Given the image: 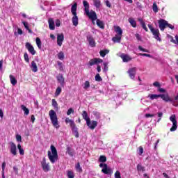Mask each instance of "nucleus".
I'll use <instances>...</instances> for the list:
<instances>
[{
	"label": "nucleus",
	"instance_id": "f257e3e1",
	"mask_svg": "<svg viewBox=\"0 0 178 178\" xmlns=\"http://www.w3.org/2000/svg\"><path fill=\"white\" fill-rule=\"evenodd\" d=\"M82 118L86 120V124L90 130H94L95 127L98 126V122L92 120L90 119V117H88V113L86 111H82Z\"/></svg>",
	"mask_w": 178,
	"mask_h": 178
},
{
	"label": "nucleus",
	"instance_id": "f03ea898",
	"mask_svg": "<svg viewBox=\"0 0 178 178\" xmlns=\"http://www.w3.org/2000/svg\"><path fill=\"white\" fill-rule=\"evenodd\" d=\"M50 148L51 149V151L47 152V156L48 158L52 163H55L56 161H58V150H56V147H55L53 145L50 146Z\"/></svg>",
	"mask_w": 178,
	"mask_h": 178
},
{
	"label": "nucleus",
	"instance_id": "7ed1b4c3",
	"mask_svg": "<svg viewBox=\"0 0 178 178\" xmlns=\"http://www.w3.org/2000/svg\"><path fill=\"white\" fill-rule=\"evenodd\" d=\"M71 13L73 15L72 22L73 26L77 27L79 26V17L77 16V3H74L71 8Z\"/></svg>",
	"mask_w": 178,
	"mask_h": 178
},
{
	"label": "nucleus",
	"instance_id": "20e7f679",
	"mask_svg": "<svg viewBox=\"0 0 178 178\" xmlns=\"http://www.w3.org/2000/svg\"><path fill=\"white\" fill-rule=\"evenodd\" d=\"M114 31L117 33L115 36L113 37L112 41L114 42H120L122 40V35L123 34V30L120 26H114Z\"/></svg>",
	"mask_w": 178,
	"mask_h": 178
},
{
	"label": "nucleus",
	"instance_id": "39448f33",
	"mask_svg": "<svg viewBox=\"0 0 178 178\" xmlns=\"http://www.w3.org/2000/svg\"><path fill=\"white\" fill-rule=\"evenodd\" d=\"M65 123H70V127H71L72 132H74L76 138H79V131L78 128L76 126V123L72 120H70L69 118H65Z\"/></svg>",
	"mask_w": 178,
	"mask_h": 178
},
{
	"label": "nucleus",
	"instance_id": "423d86ee",
	"mask_svg": "<svg viewBox=\"0 0 178 178\" xmlns=\"http://www.w3.org/2000/svg\"><path fill=\"white\" fill-rule=\"evenodd\" d=\"M49 116L50 118V120L53 124V126H54V127H58V125L59 124V123L58 122V115H56V112H55V111L54 110H50L49 112Z\"/></svg>",
	"mask_w": 178,
	"mask_h": 178
},
{
	"label": "nucleus",
	"instance_id": "0eeeda50",
	"mask_svg": "<svg viewBox=\"0 0 178 178\" xmlns=\"http://www.w3.org/2000/svg\"><path fill=\"white\" fill-rule=\"evenodd\" d=\"M147 26L152 34L154 35V38H155V40H157V41H161V38L159 37V29H155L154 28H153L152 24H148Z\"/></svg>",
	"mask_w": 178,
	"mask_h": 178
},
{
	"label": "nucleus",
	"instance_id": "6e6552de",
	"mask_svg": "<svg viewBox=\"0 0 178 178\" xmlns=\"http://www.w3.org/2000/svg\"><path fill=\"white\" fill-rule=\"evenodd\" d=\"M170 120L172 123V126L170 129V131H176V130H177V120L176 119V115H171L170 117Z\"/></svg>",
	"mask_w": 178,
	"mask_h": 178
},
{
	"label": "nucleus",
	"instance_id": "1a4fd4ad",
	"mask_svg": "<svg viewBox=\"0 0 178 178\" xmlns=\"http://www.w3.org/2000/svg\"><path fill=\"white\" fill-rule=\"evenodd\" d=\"M41 166L44 172H49V170H51L49 163H47V159H45V157H43L42 161H41Z\"/></svg>",
	"mask_w": 178,
	"mask_h": 178
},
{
	"label": "nucleus",
	"instance_id": "9d476101",
	"mask_svg": "<svg viewBox=\"0 0 178 178\" xmlns=\"http://www.w3.org/2000/svg\"><path fill=\"white\" fill-rule=\"evenodd\" d=\"M86 14L87 15V16L89 17V19H90L92 22V23H94V24H95V23L94 22H95V20H97V13H95V11L94 10H88L86 11Z\"/></svg>",
	"mask_w": 178,
	"mask_h": 178
},
{
	"label": "nucleus",
	"instance_id": "9b49d317",
	"mask_svg": "<svg viewBox=\"0 0 178 178\" xmlns=\"http://www.w3.org/2000/svg\"><path fill=\"white\" fill-rule=\"evenodd\" d=\"M167 25H168V21L163 19H160L159 20V27L161 31H165V29H166Z\"/></svg>",
	"mask_w": 178,
	"mask_h": 178
},
{
	"label": "nucleus",
	"instance_id": "f8f14e48",
	"mask_svg": "<svg viewBox=\"0 0 178 178\" xmlns=\"http://www.w3.org/2000/svg\"><path fill=\"white\" fill-rule=\"evenodd\" d=\"M102 62H104V60L99 58H95L90 59L88 65V66H94V65H98V63H102Z\"/></svg>",
	"mask_w": 178,
	"mask_h": 178
},
{
	"label": "nucleus",
	"instance_id": "ddd939ff",
	"mask_svg": "<svg viewBox=\"0 0 178 178\" xmlns=\"http://www.w3.org/2000/svg\"><path fill=\"white\" fill-rule=\"evenodd\" d=\"M25 48H26V49L30 54H31V55H35V54H37V51L34 50V47H33L30 42L26 43Z\"/></svg>",
	"mask_w": 178,
	"mask_h": 178
},
{
	"label": "nucleus",
	"instance_id": "4468645a",
	"mask_svg": "<svg viewBox=\"0 0 178 178\" xmlns=\"http://www.w3.org/2000/svg\"><path fill=\"white\" fill-rule=\"evenodd\" d=\"M136 72H137V68H136V67L130 68L128 70L127 73L129 74L130 79H131L132 80H134V78L136 77Z\"/></svg>",
	"mask_w": 178,
	"mask_h": 178
},
{
	"label": "nucleus",
	"instance_id": "2eb2a0df",
	"mask_svg": "<svg viewBox=\"0 0 178 178\" xmlns=\"http://www.w3.org/2000/svg\"><path fill=\"white\" fill-rule=\"evenodd\" d=\"M160 98L163 99L165 102H173V99L169 97V95L167 94H160Z\"/></svg>",
	"mask_w": 178,
	"mask_h": 178
},
{
	"label": "nucleus",
	"instance_id": "dca6fc26",
	"mask_svg": "<svg viewBox=\"0 0 178 178\" xmlns=\"http://www.w3.org/2000/svg\"><path fill=\"white\" fill-rule=\"evenodd\" d=\"M87 40L89 42V45L90 47H92V48L95 47V46H96L95 40L94 39L92 35H88L87 36Z\"/></svg>",
	"mask_w": 178,
	"mask_h": 178
},
{
	"label": "nucleus",
	"instance_id": "f3484780",
	"mask_svg": "<svg viewBox=\"0 0 178 178\" xmlns=\"http://www.w3.org/2000/svg\"><path fill=\"white\" fill-rule=\"evenodd\" d=\"M102 173H104V175H112V173H113V170L108 167V165H105V167L102 168Z\"/></svg>",
	"mask_w": 178,
	"mask_h": 178
},
{
	"label": "nucleus",
	"instance_id": "a211bd4d",
	"mask_svg": "<svg viewBox=\"0 0 178 178\" xmlns=\"http://www.w3.org/2000/svg\"><path fill=\"white\" fill-rule=\"evenodd\" d=\"M65 40V35L63 33L58 34L57 35V44L59 47H62V42H63V40Z\"/></svg>",
	"mask_w": 178,
	"mask_h": 178
},
{
	"label": "nucleus",
	"instance_id": "6ab92c4d",
	"mask_svg": "<svg viewBox=\"0 0 178 178\" xmlns=\"http://www.w3.org/2000/svg\"><path fill=\"white\" fill-rule=\"evenodd\" d=\"M120 56L122 61L125 63L130 62V60H131L132 59L131 57H130V56L125 54H122Z\"/></svg>",
	"mask_w": 178,
	"mask_h": 178
},
{
	"label": "nucleus",
	"instance_id": "aec40b11",
	"mask_svg": "<svg viewBox=\"0 0 178 178\" xmlns=\"http://www.w3.org/2000/svg\"><path fill=\"white\" fill-rule=\"evenodd\" d=\"M10 152L14 156L17 155V152L16 150V144H15V143L13 142L10 143Z\"/></svg>",
	"mask_w": 178,
	"mask_h": 178
},
{
	"label": "nucleus",
	"instance_id": "412c9836",
	"mask_svg": "<svg viewBox=\"0 0 178 178\" xmlns=\"http://www.w3.org/2000/svg\"><path fill=\"white\" fill-rule=\"evenodd\" d=\"M31 69L33 73H37V72H38V67H37V63H35V61L33 60L31 63Z\"/></svg>",
	"mask_w": 178,
	"mask_h": 178
},
{
	"label": "nucleus",
	"instance_id": "4be33fe9",
	"mask_svg": "<svg viewBox=\"0 0 178 178\" xmlns=\"http://www.w3.org/2000/svg\"><path fill=\"white\" fill-rule=\"evenodd\" d=\"M48 23H49V29L50 30H55V22H54V19L52 18L49 19Z\"/></svg>",
	"mask_w": 178,
	"mask_h": 178
},
{
	"label": "nucleus",
	"instance_id": "5701e85b",
	"mask_svg": "<svg viewBox=\"0 0 178 178\" xmlns=\"http://www.w3.org/2000/svg\"><path fill=\"white\" fill-rule=\"evenodd\" d=\"M66 153L68 154L70 156H74V149H72L70 146L67 147Z\"/></svg>",
	"mask_w": 178,
	"mask_h": 178
},
{
	"label": "nucleus",
	"instance_id": "b1692460",
	"mask_svg": "<svg viewBox=\"0 0 178 178\" xmlns=\"http://www.w3.org/2000/svg\"><path fill=\"white\" fill-rule=\"evenodd\" d=\"M9 78H10V81L13 86H15L17 84V80L13 75L10 74Z\"/></svg>",
	"mask_w": 178,
	"mask_h": 178
},
{
	"label": "nucleus",
	"instance_id": "393cba45",
	"mask_svg": "<svg viewBox=\"0 0 178 178\" xmlns=\"http://www.w3.org/2000/svg\"><path fill=\"white\" fill-rule=\"evenodd\" d=\"M57 80H58V81L60 83V84L61 86H63V84H65V78H63V74H59L57 76Z\"/></svg>",
	"mask_w": 178,
	"mask_h": 178
},
{
	"label": "nucleus",
	"instance_id": "a878e982",
	"mask_svg": "<svg viewBox=\"0 0 178 178\" xmlns=\"http://www.w3.org/2000/svg\"><path fill=\"white\" fill-rule=\"evenodd\" d=\"M83 5L85 8V13L86 12H88V10H90V3H88V1L83 0Z\"/></svg>",
	"mask_w": 178,
	"mask_h": 178
},
{
	"label": "nucleus",
	"instance_id": "bb28decb",
	"mask_svg": "<svg viewBox=\"0 0 178 178\" xmlns=\"http://www.w3.org/2000/svg\"><path fill=\"white\" fill-rule=\"evenodd\" d=\"M96 23H97V25L98 26V27H99V29H102V30H104V29H105V24H104V22H102L99 19H97Z\"/></svg>",
	"mask_w": 178,
	"mask_h": 178
},
{
	"label": "nucleus",
	"instance_id": "cd10ccee",
	"mask_svg": "<svg viewBox=\"0 0 178 178\" xmlns=\"http://www.w3.org/2000/svg\"><path fill=\"white\" fill-rule=\"evenodd\" d=\"M128 21L129 23H130L131 26H132V27H134V29L137 27V22H136V20H134V18H129Z\"/></svg>",
	"mask_w": 178,
	"mask_h": 178
},
{
	"label": "nucleus",
	"instance_id": "c85d7f7f",
	"mask_svg": "<svg viewBox=\"0 0 178 178\" xmlns=\"http://www.w3.org/2000/svg\"><path fill=\"white\" fill-rule=\"evenodd\" d=\"M99 54H100V56H102V58H105V56L109 54V50L108 49L101 50L99 51Z\"/></svg>",
	"mask_w": 178,
	"mask_h": 178
},
{
	"label": "nucleus",
	"instance_id": "c756f323",
	"mask_svg": "<svg viewBox=\"0 0 178 178\" xmlns=\"http://www.w3.org/2000/svg\"><path fill=\"white\" fill-rule=\"evenodd\" d=\"M138 172H145V167L143 166L141 163L137 165Z\"/></svg>",
	"mask_w": 178,
	"mask_h": 178
},
{
	"label": "nucleus",
	"instance_id": "7c9ffc66",
	"mask_svg": "<svg viewBox=\"0 0 178 178\" xmlns=\"http://www.w3.org/2000/svg\"><path fill=\"white\" fill-rule=\"evenodd\" d=\"M22 24H24L26 30H28L30 34H33V31H31V29H30V28L29 27V24L26 22H22Z\"/></svg>",
	"mask_w": 178,
	"mask_h": 178
},
{
	"label": "nucleus",
	"instance_id": "2f4dec72",
	"mask_svg": "<svg viewBox=\"0 0 178 178\" xmlns=\"http://www.w3.org/2000/svg\"><path fill=\"white\" fill-rule=\"evenodd\" d=\"M21 108L22 109V111H24V115H29V113H30V110H29V108H27L26 106L22 105Z\"/></svg>",
	"mask_w": 178,
	"mask_h": 178
},
{
	"label": "nucleus",
	"instance_id": "473e14b6",
	"mask_svg": "<svg viewBox=\"0 0 178 178\" xmlns=\"http://www.w3.org/2000/svg\"><path fill=\"white\" fill-rule=\"evenodd\" d=\"M58 58L60 59V60H63L65 59V54L63 53V51H60L58 54H57Z\"/></svg>",
	"mask_w": 178,
	"mask_h": 178
},
{
	"label": "nucleus",
	"instance_id": "72a5a7b5",
	"mask_svg": "<svg viewBox=\"0 0 178 178\" xmlns=\"http://www.w3.org/2000/svg\"><path fill=\"white\" fill-rule=\"evenodd\" d=\"M95 8H101V0H93Z\"/></svg>",
	"mask_w": 178,
	"mask_h": 178
},
{
	"label": "nucleus",
	"instance_id": "f704fd0d",
	"mask_svg": "<svg viewBox=\"0 0 178 178\" xmlns=\"http://www.w3.org/2000/svg\"><path fill=\"white\" fill-rule=\"evenodd\" d=\"M149 98H150V99H158V98H160V95H149Z\"/></svg>",
	"mask_w": 178,
	"mask_h": 178
},
{
	"label": "nucleus",
	"instance_id": "c9c22d12",
	"mask_svg": "<svg viewBox=\"0 0 178 178\" xmlns=\"http://www.w3.org/2000/svg\"><path fill=\"white\" fill-rule=\"evenodd\" d=\"M51 104H52V106H54V109L58 111V102H56V100L55 99H52Z\"/></svg>",
	"mask_w": 178,
	"mask_h": 178
},
{
	"label": "nucleus",
	"instance_id": "e433bc0d",
	"mask_svg": "<svg viewBox=\"0 0 178 178\" xmlns=\"http://www.w3.org/2000/svg\"><path fill=\"white\" fill-rule=\"evenodd\" d=\"M60 92H62V88L58 87L55 92V96L58 97V95H60Z\"/></svg>",
	"mask_w": 178,
	"mask_h": 178
},
{
	"label": "nucleus",
	"instance_id": "4c0bfd02",
	"mask_svg": "<svg viewBox=\"0 0 178 178\" xmlns=\"http://www.w3.org/2000/svg\"><path fill=\"white\" fill-rule=\"evenodd\" d=\"M35 41L38 48H39V49H41V39H40V38H36Z\"/></svg>",
	"mask_w": 178,
	"mask_h": 178
},
{
	"label": "nucleus",
	"instance_id": "58836bf2",
	"mask_svg": "<svg viewBox=\"0 0 178 178\" xmlns=\"http://www.w3.org/2000/svg\"><path fill=\"white\" fill-rule=\"evenodd\" d=\"M17 148L19 151L20 155H24V149H23V148H22V145L18 144L17 145Z\"/></svg>",
	"mask_w": 178,
	"mask_h": 178
},
{
	"label": "nucleus",
	"instance_id": "ea45409f",
	"mask_svg": "<svg viewBox=\"0 0 178 178\" xmlns=\"http://www.w3.org/2000/svg\"><path fill=\"white\" fill-rule=\"evenodd\" d=\"M99 162H102L103 163L106 162V156L102 155L99 158Z\"/></svg>",
	"mask_w": 178,
	"mask_h": 178
},
{
	"label": "nucleus",
	"instance_id": "a19ab883",
	"mask_svg": "<svg viewBox=\"0 0 178 178\" xmlns=\"http://www.w3.org/2000/svg\"><path fill=\"white\" fill-rule=\"evenodd\" d=\"M152 10L154 12V13H158L159 9H158V6L156 5V3H153Z\"/></svg>",
	"mask_w": 178,
	"mask_h": 178
},
{
	"label": "nucleus",
	"instance_id": "79ce46f5",
	"mask_svg": "<svg viewBox=\"0 0 178 178\" xmlns=\"http://www.w3.org/2000/svg\"><path fill=\"white\" fill-rule=\"evenodd\" d=\"M76 169L79 173H81L83 172V168H81V166H80V163H77L76 165Z\"/></svg>",
	"mask_w": 178,
	"mask_h": 178
},
{
	"label": "nucleus",
	"instance_id": "37998d69",
	"mask_svg": "<svg viewBox=\"0 0 178 178\" xmlns=\"http://www.w3.org/2000/svg\"><path fill=\"white\" fill-rule=\"evenodd\" d=\"M95 81H102V78L99 75V74H97L95 76Z\"/></svg>",
	"mask_w": 178,
	"mask_h": 178
},
{
	"label": "nucleus",
	"instance_id": "c03bdc74",
	"mask_svg": "<svg viewBox=\"0 0 178 178\" xmlns=\"http://www.w3.org/2000/svg\"><path fill=\"white\" fill-rule=\"evenodd\" d=\"M83 88L84 90H88V88H90V81H85Z\"/></svg>",
	"mask_w": 178,
	"mask_h": 178
},
{
	"label": "nucleus",
	"instance_id": "a18cd8bd",
	"mask_svg": "<svg viewBox=\"0 0 178 178\" xmlns=\"http://www.w3.org/2000/svg\"><path fill=\"white\" fill-rule=\"evenodd\" d=\"M58 65L59 66V70L60 72H63L64 68H63V64L60 63V61H58Z\"/></svg>",
	"mask_w": 178,
	"mask_h": 178
},
{
	"label": "nucleus",
	"instance_id": "49530a36",
	"mask_svg": "<svg viewBox=\"0 0 178 178\" xmlns=\"http://www.w3.org/2000/svg\"><path fill=\"white\" fill-rule=\"evenodd\" d=\"M138 56H146L147 58H152V56L151 54H143V53H139L138 54Z\"/></svg>",
	"mask_w": 178,
	"mask_h": 178
},
{
	"label": "nucleus",
	"instance_id": "de8ad7c7",
	"mask_svg": "<svg viewBox=\"0 0 178 178\" xmlns=\"http://www.w3.org/2000/svg\"><path fill=\"white\" fill-rule=\"evenodd\" d=\"M24 60L28 63L30 62V58H29V54L26 52L24 53Z\"/></svg>",
	"mask_w": 178,
	"mask_h": 178
},
{
	"label": "nucleus",
	"instance_id": "09e8293b",
	"mask_svg": "<svg viewBox=\"0 0 178 178\" xmlns=\"http://www.w3.org/2000/svg\"><path fill=\"white\" fill-rule=\"evenodd\" d=\"M114 177L115 178H122V176L120 175V171L117 170L114 174Z\"/></svg>",
	"mask_w": 178,
	"mask_h": 178
},
{
	"label": "nucleus",
	"instance_id": "8fccbe9b",
	"mask_svg": "<svg viewBox=\"0 0 178 178\" xmlns=\"http://www.w3.org/2000/svg\"><path fill=\"white\" fill-rule=\"evenodd\" d=\"M67 177L68 178H74V174L72 171H67Z\"/></svg>",
	"mask_w": 178,
	"mask_h": 178
},
{
	"label": "nucleus",
	"instance_id": "3c124183",
	"mask_svg": "<svg viewBox=\"0 0 178 178\" xmlns=\"http://www.w3.org/2000/svg\"><path fill=\"white\" fill-rule=\"evenodd\" d=\"M103 65L104 66V67L103 69V72L104 73H106V72L108 71V63H104Z\"/></svg>",
	"mask_w": 178,
	"mask_h": 178
},
{
	"label": "nucleus",
	"instance_id": "603ef678",
	"mask_svg": "<svg viewBox=\"0 0 178 178\" xmlns=\"http://www.w3.org/2000/svg\"><path fill=\"white\" fill-rule=\"evenodd\" d=\"M141 26H142V29L145 30V31L148 32V28H147V25H145V22H142Z\"/></svg>",
	"mask_w": 178,
	"mask_h": 178
},
{
	"label": "nucleus",
	"instance_id": "864d4df0",
	"mask_svg": "<svg viewBox=\"0 0 178 178\" xmlns=\"http://www.w3.org/2000/svg\"><path fill=\"white\" fill-rule=\"evenodd\" d=\"M138 149H139V155H143V154H144V148L143 147V146H140L138 147Z\"/></svg>",
	"mask_w": 178,
	"mask_h": 178
},
{
	"label": "nucleus",
	"instance_id": "5fc2aeb1",
	"mask_svg": "<svg viewBox=\"0 0 178 178\" xmlns=\"http://www.w3.org/2000/svg\"><path fill=\"white\" fill-rule=\"evenodd\" d=\"M139 51H142L143 52H149V51L147 49L143 48L141 46H138Z\"/></svg>",
	"mask_w": 178,
	"mask_h": 178
},
{
	"label": "nucleus",
	"instance_id": "6e6d98bb",
	"mask_svg": "<svg viewBox=\"0 0 178 178\" xmlns=\"http://www.w3.org/2000/svg\"><path fill=\"white\" fill-rule=\"evenodd\" d=\"M175 101L176 102L173 104L174 106H178V93L177 96L175 97Z\"/></svg>",
	"mask_w": 178,
	"mask_h": 178
},
{
	"label": "nucleus",
	"instance_id": "4d7b16f0",
	"mask_svg": "<svg viewBox=\"0 0 178 178\" xmlns=\"http://www.w3.org/2000/svg\"><path fill=\"white\" fill-rule=\"evenodd\" d=\"M154 87H157V88H159L161 87V83H159V82L158 81H155L153 83Z\"/></svg>",
	"mask_w": 178,
	"mask_h": 178
},
{
	"label": "nucleus",
	"instance_id": "13d9d810",
	"mask_svg": "<svg viewBox=\"0 0 178 178\" xmlns=\"http://www.w3.org/2000/svg\"><path fill=\"white\" fill-rule=\"evenodd\" d=\"M72 113H74V110H73V108H69L67 112V115H70Z\"/></svg>",
	"mask_w": 178,
	"mask_h": 178
},
{
	"label": "nucleus",
	"instance_id": "bf43d9fd",
	"mask_svg": "<svg viewBox=\"0 0 178 178\" xmlns=\"http://www.w3.org/2000/svg\"><path fill=\"white\" fill-rule=\"evenodd\" d=\"M167 27H168L171 30H175V26L169 24V22H167Z\"/></svg>",
	"mask_w": 178,
	"mask_h": 178
},
{
	"label": "nucleus",
	"instance_id": "052dcab7",
	"mask_svg": "<svg viewBox=\"0 0 178 178\" xmlns=\"http://www.w3.org/2000/svg\"><path fill=\"white\" fill-rule=\"evenodd\" d=\"M94 115L97 118V119H101V114L98 112H95Z\"/></svg>",
	"mask_w": 178,
	"mask_h": 178
},
{
	"label": "nucleus",
	"instance_id": "680f3d73",
	"mask_svg": "<svg viewBox=\"0 0 178 178\" xmlns=\"http://www.w3.org/2000/svg\"><path fill=\"white\" fill-rule=\"evenodd\" d=\"M6 166V163L3 162L2 163L1 168H2V173H5V167Z\"/></svg>",
	"mask_w": 178,
	"mask_h": 178
},
{
	"label": "nucleus",
	"instance_id": "e2e57ef3",
	"mask_svg": "<svg viewBox=\"0 0 178 178\" xmlns=\"http://www.w3.org/2000/svg\"><path fill=\"white\" fill-rule=\"evenodd\" d=\"M56 26L60 27V20H59V19L56 20Z\"/></svg>",
	"mask_w": 178,
	"mask_h": 178
},
{
	"label": "nucleus",
	"instance_id": "0e129e2a",
	"mask_svg": "<svg viewBox=\"0 0 178 178\" xmlns=\"http://www.w3.org/2000/svg\"><path fill=\"white\" fill-rule=\"evenodd\" d=\"M106 6H107V8H112V4H111V2H109V1H106Z\"/></svg>",
	"mask_w": 178,
	"mask_h": 178
},
{
	"label": "nucleus",
	"instance_id": "69168bd1",
	"mask_svg": "<svg viewBox=\"0 0 178 178\" xmlns=\"http://www.w3.org/2000/svg\"><path fill=\"white\" fill-rule=\"evenodd\" d=\"M16 140H17V141L21 143V141H22V136H20V135H17V136H16Z\"/></svg>",
	"mask_w": 178,
	"mask_h": 178
},
{
	"label": "nucleus",
	"instance_id": "338daca9",
	"mask_svg": "<svg viewBox=\"0 0 178 178\" xmlns=\"http://www.w3.org/2000/svg\"><path fill=\"white\" fill-rule=\"evenodd\" d=\"M154 116H155V114H150V113L145 114V118H154Z\"/></svg>",
	"mask_w": 178,
	"mask_h": 178
},
{
	"label": "nucleus",
	"instance_id": "774afa93",
	"mask_svg": "<svg viewBox=\"0 0 178 178\" xmlns=\"http://www.w3.org/2000/svg\"><path fill=\"white\" fill-rule=\"evenodd\" d=\"M159 92H166V90L161 88V87L158 89Z\"/></svg>",
	"mask_w": 178,
	"mask_h": 178
}]
</instances>
